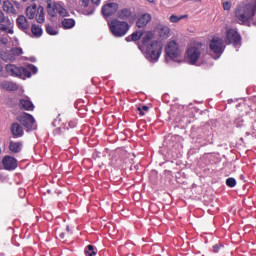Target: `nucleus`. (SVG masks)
Returning a JSON list of instances; mask_svg holds the SVG:
<instances>
[{
    "label": "nucleus",
    "instance_id": "obj_1",
    "mask_svg": "<svg viewBox=\"0 0 256 256\" xmlns=\"http://www.w3.org/2000/svg\"><path fill=\"white\" fill-rule=\"evenodd\" d=\"M165 55L166 61L171 59L172 61H177V63H181V55H183V51L179 48V43L175 40H170L167 42L165 46Z\"/></svg>",
    "mask_w": 256,
    "mask_h": 256
},
{
    "label": "nucleus",
    "instance_id": "obj_2",
    "mask_svg": "<svg viewBox=\"0 0 256 256\" xmlns=\"http://www.w3.org/2000/svg\"><path fill=\"white\" fill-rule=\"evenodd\" d=\"M110 33L114 37H125L129 31V23L121 21L119 19H113L108 23Z\"/></svg>",
    "mask_w": 256,
    "mask_h": 256
},
{
    "label": "nucleus",
    "instance_id": "obj_3",
    "mask_svg": "<svg viewBox=\"0 0 256 256\" xmlns=\"http://www.w3.org/2000/svg\"><path fill=\"white\" fill-rule=\"evenodd\" d=\"M205 51V46L201 43L191 44L186 51V58L190 65H195L199 59H201V55Z\"/></svg>",
    "mask_w": 256,
    "mask_h": 256
},
{
    "label": "nucleus",
    "instance_id": "obj_4",
    "mask_svg": "<svg viewBox=\"0 0 256 256\" xmlns=\"http://www.w3.org/2000/svg\"><path fill=\"white\" fill-rule=\"evenodd\" d=\"M162 51H163V47L157 40H155V41H152L150 44L146 45V50L144 55L146 59H148V61H159Z\"/></svg>",
    "mask_w": 256,
    "mask_h": 256
},
{
    "label": "nucleus",
    "instance_id": "obj_5",
    "mask_svg": "<svg viewBox=\"0 0 256 256\" xmlns=\"http://www.w3.org/2000/svg\"><path fill=\"white\" fill-rule=\"evenodd\" d=\"M26 16L28 19H35L37 23H44L45 9L43 6L37 7V4H32L26 8Z\"/></svg>",
    "mask_w": 256,
    "mask_h": 256
},
{
    "label": "nucleus",
    "instance_id": "obj_6",
    "mask_svg": "<svg viewBox=\"0 0 256 256\" xmlns=\"http://www.w3.org/2000/svg\"><path fill=\"white\" fill-rule=\"evenodd\" d=\"M46 5V9L50 17H56L57 14L60 15V17H67V10L61 4L47 0Z\"/></svg>",
    "mask_w": 256,
    "mask_h": 256
},
{
    "label": "nucleus",
    "instance_id": "obj_7",
    "mask_svg": "<svg viewBox=\"0 0 256 256\" xmlns=\"http://www.w3.org/2000/svg\"><path fill=\"white\" fill-rule=\"evenodd\" d=\"M102 15L105 19H109V17H113L117 11H119V3L114 0H108L102 6Z\"/></svg>",
    "mask_w": 256,
    "mask_h": 256
},
{
    "label": "nucleus",
    "instance_id": "obj_8",
    "mask_svg": "<svg viewBox=\"0 0 256 256\" xmlns=\"http://www.w3.org/2000/svg\"><path fill=\"white\" fill-rule=\"evenodd\" d=\"M6 73L12 77H31V72L27 68L17 67L15 64L6 65Z\"/></svg>",
    "mask_w": 256,
    "mask_h": 256
},
{
    "label": "nucleus",
    "instance_id": "obj_9",
    "mask_svg": "<svg viewBox=\"0 0 256 256\" xmlns=\"http://www.w3.org/2000/svg\"><path fill=\"white\" fill-rule=\"evenodd\" d=\"M2 9L9 15H17V13H19V9H21V3L15 0H5L3 2Z\"/></svg>",
    "mask_w": 256,
    "mask_h": 256
},
{
    "label": "nucleus",
    "instance_id": "obj_10",
    "mask_svg": "<svg viewBox=\"0 0 256 256\" xmlns=\"http://www.w3.org/2000/svg\"><path fill=\"white\" fill-rule=\"evenodd\" d=\"M18 121L26 127L28 131L33 129H37V124H35V118H33L30 114L24 113L18 117Z\"/></svg>",
    "mask_w": 256,
    "mask_h": 256
},
{
    "label": "nucleus",
    "instance_id": "obj_11",
    "mask_svg": "<svg viewBox=\"0 0 256 256\" xmlns=\"http://www.w3.org/2000/svg\"><path fill=\"white\" fill-rule=\"evenodd\" d=\"M155 33H157L159 39L165 40L171 37V28L165 24H158L154 28Z\"/></svg>",
    "mask_w": 256,
    "mask_h": 256
},
{
    "label": "nucleus",
    "instance_id": "obj_12",
    "mask_svg": "<svg viewBox=\"0 0 256 256\" xmlns=\"http://www.w3.org/2000/svg\"><path fill=\"white\" fill-rule=\"evenodd\" d=\"M209 47L212 53H215V55H221V53H223V39L214 37L210 41Z\"/></svg>",
    "mask_w": 256,
    "mask_h": 256
},
{
    "label": "nucleus",
    "instance_id": "obj_13",
    "mask_svg": "<svg viewBox=\"0 0 256 256\" xmlns=\"http://www.w3.org/2000/svg\"><path fill=\"white\" fill-rule=\"evenodd\" d=\"M226 39L228 43H232V45H239V43H241V36L235 29H228L226 31Z\"/></svg>",
    "mask_w": 256,
    "mask_h": 256
},
{
    "label": "nucleus",
    "instance_id": "obj_14",
    "mask_svg": "<svg viewBox=\"0 0 256 256\" xmlns=\"http://www.w3.org/2000/svg\"><path fill=\"white\" fill-rule=\"evenodd\" d=\"M2 165L7 171H13V169H17V160L11 156H5Z\"/></svg>",
    "mask_w": 256,
    "mask_h": 256
},
{
    "label": "nucleus",
    "instance_id": "obj_15",
    "mask_svg": "<svg viewBox=\"0 0 256 256\" xmlns=\"http://www.w3.org/2000/svg\"><path fill=\"white\" fill-rule=\"evenodd\" d=\"M0 88L4 89V91H17L19 86L15 82L5 80L0 82Z\"/></svg>",
    "mask_w": 256,
    "mask_h": 256
},
{
    "label": "nucleus",
    "instance_id": "obj_16",
    "mask_svg": "<svg viewBox=\"0 0 256 256\" xmlns=\"http://www.w3.org/2000/svg\"><path fill=\"white\" fill-rule=\"evenodd\" d=\"M16 23L21 31H27L29 29V22H27V18L24 15L18 16Z\"/></svg>",
    "mask_w": 256,
    "mask_h": 256
},
{
    "label": "nucleus",
    "instance_id": "obj_17",
    "mask_svg": "<svg viewBox=\"0 0 256 256\" xmlns=\"http://www.w3.org/2000/svg\"><path fill=\"white\" fill-rule=\"evenodd\" d=\"M153 39H155V32L153 31H146L144 33H142V43L143 45H151V41H153Z\"/></svg>",
    "mask_w": 256,
    "mask_h": 256
},
{
    "label": "nucleus",
    "instance_id": "obj_18",
    "mask_svg": "<svg viewBox=\"0 0 256 256\" xmlns=\"http://www.w3.org/2000/svg\"><path fill=\"white\" fill-rule=\"evenodd\" d=\"M151 21V14H143L139 17L138 21L136 22L137 27L139 29L143 27H147V24Z\"/></svg>",
    "mask_w": 256,
    "mask_h": 256
},
{
    "label": "nucleus",
    "instance_id": "obj_19",
    "mask_svg": "<svg viewBox=\"0 0 256 256\" xmlns=\"http://www.w3.org/2000/svg\"><path fill=\"white\" fill-rule=\"evenodd\" d=\"M19 55H23V49L21 48H13L11 50V55L8 57H2L4 61H13L15 57H19Z\"/></svg>",
    "mask_w": 256,
    "mask_h": 256
},
{
    "label": "nucleus",
    "instance_id": "obj_20",
    "mask_svg": "<svg viewBox=\"0 0 256 256\" xmlns=\"http://www.w3.org/2000/svg\"><path fill=\"white\" fill-rule=\"evenodd\" d=\"M11 131L14 137H23V127L21 125L17 123L12 124Z\"/></svg>",
    "mask_w": 256,
    "mask_h": 256
},
{
    "label": "nucleus",
    "instance_id": "obj_21",
    "mask_svg": "<svg viewBox=\"0 0 256 256\" xmlns=\"http://www.w3.org/2000/svg\"><path fill=\"white\" fill-rule=\"evenodd\" d=\"M20 107L22 109H25V111H33L35 109V106H33V103L29 101V99H21L20 100Z\"/></svg>",
    "mask_w": 256,
    "mask_h": 256
},
{
    "label": "nucleus",
    "instance_id": "obj_22",
    "mask_svg": "<svg viewBox=\"0 0 256 256\" xmlns=\"http://www.w3.org/2000/svg\"><path fill=\"white\" fill-rule=\"evenodd\" d=\"M117 17L125 21V19L131 17V10L129 8H123L117 12Z\"/></svg>",
    "mask_w": 256,
    "mask_h": 256
},
{
    "label": "nucleus",
    "instance_id": "obj_23",
    "mask_svg": "<svg viewBox=\"0 0 256 256\" xmlns=\"http://www.w3.org/2000/svg\"><path fill=\"white\" fill-rule=\"evenodd\" d=\"M9 149L12 153H20L21 149H23V143L11 141Z\"/></svg>",
    "mask_w": 256,
    "mask_h": 256
},
{
    "label": "nucleus",
    "instance_id": "obj_24",
    "mask_svg": "<svg viewBox=\"0 0 256 256\" xmlns=\"http://www.w3.org/2000/svg\"><path fill=\"white\" fill-rule=\"evenodd\" d=\"M61 25L63 29H73L75 27V21L71 18H65L62 20Z\"/></svg>",
    "mask_w": 256,
    "mask_h": 256
},
{
    "label": "nucleus",
    "instance_id": "obj_25",
    "mask_svg": "<svg viewBox=\"0 0 256 256\" xmlns=\"http://www.w3.org/2000/svg\"><path fill=\"white\" fill-rule=\"evenodd\" d=\"M31 32H32V35L36 38H39L41 37V35H43V29L37 26V24L32 25Z\"/></svg>",
    "mask_w": 256,
    "mask_h": 256
},
{
    "label": "nucleus",
    "instance_id": "obj_26",
    "mask_svg": "<svg viewBox=\"0 0 256 256\" xmlns=\"http://www.w3.org/2000/svg\"><path fill=\"white\" fill-rule=\"evenodd\" d=\"M143 37V32L141 31H136L133 32L131 36L126 37V41H139Z\"/></svg>",
    "mask_w": 256,
    "mask_h": 256
},
{
    "label": "nucleus",
    "instance_id": "obj_27",
    "mask_svg": "<svg viewBox=\"0 0 256 256\" xmlns=\"http://www.w3.org/2000/svg\"><path fill=\"white\" fill-rule=\"evenodd\" d=\"M81 7H84V9H87V7H89V5H91V3H93V5H99V3H101V0H79Z\"/></svg>",
    "mask_w": 256,
    "mask_h": 256
},
{
    "label": "nucleus",
    "instance_id": "obj_28",
    "mask_svg": "<svg viewBox=\"0 0 256 256\" xmlns=\"http://www.w3.org/2000/svg\"><path fill=\"white\" fill-rule=\"evenodd\" d=\"M189 16L187 14L185 15H171L169 18L170 23H179V21H183V19H187Z\"/></svg>",
    "mask_w": 256,
    "mask_h": 256
},
{
    "label": "nucleus",
    "instance_id": "obj_29",
    "mask_svg": "<svg viewBox=\"0 0 256 256\" xmlns=\"http://www.w3.org/2000/svg\"><path fill=\"white\" fill-rule=\"evenodd\" d=\"M85 255L87 256H95L97 255V250L93 245H88L85 249Z\"/></svg>",
    "mask_w": 256,
    "mask_h": 256
},
{
    "label": "nucleus",
    "instance_id": "obj_30",
    "mask_svg": "<svg viewBox=\"0 0 256 256\" xmlns=\"http://www.w3.org/2000/svg\"><path fill=\"white\" fill-rule=\"evenodd\" d=\"M46 33H48V35H58L59 30H57V28H55L51 25H47L46 26Z\"/></svg>",
    "mask_w": 256,
    "mask_h": 256
},
{
    "label": "nucleus",
    "instance_id": "obj_31",
    "mask_svg": "<svg viewBox=\"0 0 256 256\" xmlns=\"http://www.w3.org/2000/svg\"><path fill=\"white\" fill-rule=\"evenodd\" d=\"M226 185L227 187H235V185H237V180H235V178H228L226 179Z\"/></svg>",
    "mask_w": 256,
    "mask_h": 256
},
{
    "label": "nucleus",
    "instance_id": "obj_32",
    "mask_svg": "<svg viewBox=\"0 0 256 256\" xmlns=\"http://www.w3.org/2000/svg\"><path fill=\"white\" fill-rule=\"evenodd\" d=\"M138 111H139V113H140V115H145V112H143V111H149V106H142V107H138Z\"/></svg>",
    "mask_w": 256,
    "mask_h": 256
},
{
    "label": "nucleus",
    "instance_id": "obj_33",
    "mask_svg": "<svg viewBox=\"0 0 256 256\" xmlns=\"http://www.w3.org/2000/svg\"><path fill=\"white\" fill-rule=\"evenodd\" d=\"M222 7L224 11H229V9H231V2L229 1L223 2Z\"/></svg>",
    "mask_w": 256,
    "mask_h": 256
},
{
    "label": "nucleus",
    "instance_id": "obj_34",
    "mask_svg": "<svg viewBox=\"0 0 256 256\" xmlns=\"http://www.w3.org/2000/svg\"><path fill=\"white\" fill-rule=\"evenodd\" d=\"M9 40L7 38L0 37V45H7Z\"/></svg>",
    "mask_w": 256,
    "mask_h": 256
},
{
    "label": "nucleus",
    "instance_id": "obj_35",
    "mask_svg": "<svg viewBox=\"0 0 256 256\" xmlns=\"http://www.w3.org/2000/svg\"><path fill=\"white\" fill-rule=\"evenodd\" d=\"M3 21H5V14L0 10V23H3Z\"/></svg>",
    "mask_w": 256,
    "mask_h": 256
},
{
    "label": "nucleus",
    "instance_id": "obj_36",
    "mask_svg": "<svg viewBox=\"0 0 256 256\" xmlns=\"http://www.w3.org/2000/svg\"><path fill=\"white\" fill-rule=\"evenodd\" d=\"M29 69H31V71H33V73H37V67H35L33 65H29Z\"/></svg>",
    "mask_w": 256,
    "mask_h": 256
},
{
    "label": "nucleus",
    "instance_id": "obj_37",
    "mask_svg": "<svg viewBox=\"0 0 256 256\" xmlns=\"http://www.w3.org/2000/svg\"><path fill=\"white\" fill-rule=\"evenodd\" d=\"M219 245H215L213 246L214 252L217 253L219 251Z\"/></svg>",
    "mask_w": 256,
    "mask_h": 256
},
{
    "label": "nucleus",
    "instance_id": "obj_38",
    "mask_svg": "<svg viewBox=\"0 0 256 256\" xmlns=\"http://www.w3.org/2000/svg\"><path fill=\"white\" fill-rule=\"evenodd\" d=\"M58 235H59V237H60L61 239H65V233L60 232V233H58Z\"/></svg>",
    "mask_w": 256,
    "mask_h": 256
},
{
    "label": "nucleus",
    "instance_id": "obj_39",
    "mask_svg": "<svg viewBox=\"0 0 256 256\" xmlns=\"http://www.w3.org/2000/svg\"><path fill=\"white\" fill-rule=\"evenodd\" d=\"M148 3H155V0H147Z\"/></svg>",
    "mask_w": 256,
    "mask_h": 256
},
{
    "label": "nucleus",
    "instance_id": "obj_40",
    "mask_svg": "<svg viewBox=\"0 0 256 256\" xmlns=\"http://www.w3.org/2000/svg\"><path fill=\"white\" fill-rule=\"evenodd\" d=\"M8 33L13 34V30H12V29H9V30H8Z\"/></svg>",
    "mask_w": 256,
    "mask_h": 256
},
{
    "label": "nucleus",
    "instance_id": "obj_41",
    "mask_svg": "<svg viewBox=\"0 0 256 256\" xmlns=\"http://www.w3.org/2000/svg\"><path fill=\"white\" fill-rule=\"evenodd\" d=\"M85 15H91V12H85Z\"/></svg>",
    "mask_w": 256,
    "mask_h": 256
},
{
    "label": "nucleus",
    "instance_id": "obj_42",
    "mask_svg": "<svg viewBox=\"0 0 256 256\" xmlns=\"http://www.w3.org/2000/svg\"><path fill=\"white\" fill-rule=\"evenodd\" d=\"M0 71H3V66L0 65Z\"/></svg>",
    "mask_w": 256,
    "mask_h": 256
},
{
    "label": "nucleus",
    "instance_id": "obj_43",
    "mask_svg": "<svg viewBox=\"0 0 256 256\" xmlns=\"http://www.w3.org/2000/svg\"><path fill=\"white\" fill-rule=\"evenodd\" d=\"M23 1V3H27V0H22Z\"/></svg>",
    "mask_w": 256,
    "mask_h": 256
},
{
    "label": "nucleus",
    "instance_id": "obj_44",
    "mask_svg": "<svg viewBox=\"0 0 256 256\" xmlns=\"http://www.w3.org/2000/svg\"><path fill=\"white\" fill-rule=\"evenodd\" d=\"M66 230L69 231V226L66 227Z\"/></svg>",
    "mask_w": 256,
    "mask_h": 256
},
{
    "label": "nucleus",
    "instance_id": "obj_45",
    "mask_svg": "<svg viewBox=\"0 0 256 256\" xmlns=\"http://www.w3.org/2000/svg\"><path fill=\"white\" fill-rule=\"evenodd\" d=\"M0 5H1V0H0Z\"/></svg>",
    "mask_w": 256,
    "mask_h": 256
}]
</instances>
